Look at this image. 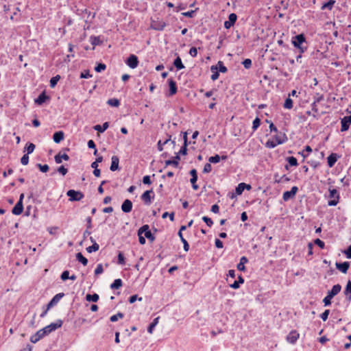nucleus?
Returning <instances> with one entry per match:
<instances>
[{
	"mask_svg": "<svg viewBox=\"0 0 351 351\" xmlns=\"http://www.w3.org/2000/svg\"><path fill=\"white\" fill-rule=\"evenodd\" d=\"M216 66H217L218 70L221 73H226L228 70L221 61H219Z\"/></svg>",
	"mask_w": 351,
	"mask_h": 351,
	"instance_id": "nucleus-50",
	"label": "nucleus"
},
{
	"mask_svg": "<svg viewBox=\"0 0 351 351\" xmlns=\"http://www.w3.org/2000/svg\"><path fill=\"white\" fill-rule=\"evenodd\" d=\"M261 124V120L258 117H256L252 123V130L253 131H255L258 129V128L260 126Z\"/></svg>",
	"mask_w": 351,
	"mask_h": 351,
	"instance_id": "nucleus-49",
	"label": "nucleus"
},
{
	"mask_svg": "<svg viewBox=\"0 0 351 351\" xmlns=\"http://www.w3.org/2000/svg\"><path fill=\"white\" fill-rule=\"evenodd\" d=\"M178 236L180 237V240L183 243L184 250L185 252H188L189 250V245L188 242L186 241V240L183 237L182 233L180 232V231L178 232Z\"/></svg>",
	"mask_w": 351,
	"mask_h": 351,
	"instance_id": "nucleus-35",
	"label": "nucleus"
},
{
	"mask_svg": "<svg viewBox=\"0 0 351 351\" xmlns=\"http://www.w3.org/2000/svg\"><path fill=\"white\" fill-rule=\"evenodd\" d=\"M339 158V156H338L335 153H332L330 154L327 158V162L329 167H332L338 158Z\"/></svg>",
	"mask_w": 351,
	"mask_h": 351,
	"instance_id": "nucleus-15",
	"label": "nucleus"
},
{
	"mask_svg": "<svg viewBox=\"0 0 351 351\" xmlns=\"http://www.w3.org/2000/svg\"><path fill=\"white\" fill-rule=\"evenodd\" d=\"M118 264L123 265L125 264V257L123 256V254L122 252H119L118 254Z\"/></svg>",
	"mask_w": 351,
	"mask_h": 351,
	"instance_id": "nucleus-52",
	"label": "nucleus"
},
{
	"mask_svg": "<svg viewBox=\"0 0 351 351\" xmlns=\"http://www.w3.org/2000/svg\"><path fill=\"white\" fill-rule=\"evenodd\" d=\"M111 165L110 169L112 171H115L119 169V158L117 156H112Z\"/></svg>",
	"mask_w": 351,
	"mask_h": 351,
	"instance_id": "nucleus-19",
	"label": "nucleus"
},
{
	"mask_svg": "<svg viewBox=\"0 0 351 351\" xmlns=\"http://www.w3.org/2000/svg\"><path fill=\"white\" fill-rule=\"evenodd\" d=\"M47 99H48V97L43 92L41 94H40V95L38 97V98L35 100V102L37 104L40 105L43 103H44Z\"/></svg>",
	"mask_w": 351,
	"mask_h": 351,
	"instance_id": "nucleus-34",
	"label": "nucleus"
},
{
	"mask_svg": "<svg viewBox=\"0 0 351 351\" xmlns=\"http://www.w3.org/2000/svg\"><path fill=\"white\" fill-rule=\"evenodd\" d=\"M109 127L108 122H105L102 125H96L94 126V130L97 131L98 132L103 133L105 132Z\"/></svg>",
	"mask_w": 351,
	"mask_h": 351,
	"instance_id": "nucleus-29",
	"label": "nucleus"
},
{
	"mask_svg": "<svg viewBox=\"0 0 351 351\" xmlns=\"http://www.w3.org/2000/svg\"><path fill=\"white\" fill-rule=\"evenodd\" d=\"M64 132L62 131H58L53 134V139L56 143H60L64 139Z\"/></svg>",
	"mask_w": 351,
	"mask_h": 351,
	"instance_id": "nucleus-24",
	"label": "nucleus"
},
{
	"mask_svg": "<svg viewBox=\"0 0 351 351\" xmlns=\"http://www.w3.org/2000/svg\"><path fill=\"white\" fill-rule=\"evenodd\" d=\"M54 159H55V162L57 164H60L62 162V160H69V156L66 154H62L60 152H59L58 154H56L55 156Z\"/></svg>",
	"mask_w": 351,
	"mask_h": 351,
	"instance_id": "nucleus-21",
	"label": "nucleus"
},
{
	"mask_svg": "<svg viewBox=\"0 0 351 351\" xmlns=\"http://www.w3.org/2000/svg\"><path fill=\"white\" fill-rule=\"evenodd\" d=\"M335 266L342 273L346 274L350 267V263L348 262L336 263Z\"/></svg>",
	"mask_w": 351,
	"mask_h": 351,
	"instance_id": "nucleus-14",
	"label": "nucleus"
},
{
	"mask_svg": "<svg viewBox=\"0 0 351 351\" xmlns=\"http://www.w3.org/2000/svg\"><path fill=\"white\" fill-rule=\"evenodd\" d=\"M291 43L295 48L299 49L300 53H302L306 51V47L302 45L306 43V38L303 34L293 36Z\"/></svg>",
	"mask_w": 351,
	"mask_h": 351,
	"instance_id": "nucleus-1",
	"label": "nucleus"
},
{
	"mask_svg": "<svg viewBox=\"0 0 351 351\" xmlns=\"http://www.w3.org/2000/svg\"><path fill=\"white\" fill-rule=\"evenodd\" d=\"M218 68L217 66H212L210 67V71L213 72V74L211 75V80L215 81L219 78V74L217 71Z\"/></svg>",
	"mask_w": 351,
	"mask_h": 351,
	"instance_id": "nucleus-33",
	"label": "nucleus"
},
{
	"mask_svg": "<svg viewBox=\"0 0 351 351\" xmlns=\"http://www.w3.org/2000/svg\"><path fill=\"white\" fill-rule=\"evenodd\" d=\"M123 317H124L123 313L119 312L117 314L111 316L110 318V320L112 322H115L118 320L119 318L122 319Z\"/></svg>",
	"mask_w": 351,
	"mask_h": 351,
	"instance_id": "nucleus-47",
	"label": "nucleus"
},
{
	"mask_svg": "<svg viewBox=\"0 0 351 351\" xmlns=\"http://www.w3.org/2000/svg\"><path fill=\"white\" fill-rule=\"evenodd\" d=\"M36 165L39 168L40 171H42L43 173H46L49 171V167L47 165H41V164L38 163Z\"/></svg>",
	"mask_w": 351,
	"mask_h": 351,
	"instance_id": "nucleus-54",
	"label": "nucleus"
},
{
	"mask_svg": "<svg viewBox=\"0 0 351 351\" xmlns=\"http://www.w3.org/2000/svg\"><path fill=\"white\" fill-rule=\"evenodd\" d=\"M221 158L222 160H226L227 158V156H222L220 157L218 154H215L213 156H210L208 158V161L210 163H217L220 161Z\"/></svg>",
	"mask_w": 351,
	"mask_h": 351,
	"instance_id": "nucleus-30",
	"label": "nucleus"
},
{
	"mask_svg": "<svg viewBox=\"0 0 351 351\" xmlns=\"http://www.w3.org/2000/svg\"><path fill=\"white\" fill-rule=\"evenodd\" d=\"M332 297L330 296V295L327 294V295L323 299V302L325 306H329L331 304V300Z\"/></svg>",
	"mask_w": 351,
	"mask_h": 351,
	"instance_id": "nucleus-55",
	"label": "nucleus"
},
{
	"mask_svg": "<svg viewBox=\"0 0 351 351\" xmlns=\"http://www.w3.org/2000/svg\"><path fill=\"white\" fill-rule=\"evenodd\" d=\"M283 107L286 109H291L293 108V100L289 97L285 99Z\"/></svg>",
	"mask_w": 351,
	"mask_h": 351,
	"instance_id": "nucleus-44",
	"label": "nucleus"
},
{
	"mask_svg": "<svg viewBox=\"0 0 351 351\" xmlns=\"http://www.w3.org/2000/svg\"><path fill=\"white\" fill-rule=\"evenodd\" d=\"M158 320H159V317L155 318L153 322L149 324L148 328H147V332L150 334H152L153 332V330L155 328V326L158 324Z\"/></svg>",
	"mask_w": 351,
	"mask_h": 351,
	"instance_id": "nucleus-38",
	"label": "nucleus"
},
{
	"mask_svg": "<svg viewBox=\"0 0 351 351\" xmlns=\"http://www.w3.org/2000/svg\"><path fill=\"white\" fill-rule=\"evenodd\" d=\"M328 197L331 199L328 201V205L330 206H336L339 200V194L337 189H329V195Z\"/></svg>",
	"mask_w": 351,
	"mask_h": 351,
	"instance_id": "nucleus-2",
	"label": "nucleus"
},
{
	"mask_svg": "<svg viewBox=\"0 0 351 351\" xmlns=\"http://www.w3.org/2000/svg\"><path fill=\"white\" fill-rule=\"evenodd\" d=\"M106 68V66L105 64H103V63H99L95 67V71L97 72H101L102 71H104Z\"/></svg>",
	"mask_w": 351,
	"mask_h": 351,
	"instance_id": "nucleus-56",
	"label": "nucleus"
},
{
	"mask_svg": "<svg viewBox=\"0 0 351 351\" xmlns=\"http://www.w3.org/2000/svg\"><path fill=\"white\" fill-rule=\"evenodd\" d=\"M180 160V157L178 154H176L173 160H167L165 161V165H173L175 167H178L179 165V160Z\"/></svg>",
	"mask_w": 351,
	"mask_h": 351,
	"instance_id": "nucleus-23",
	"label": "nucleus"
},
{
	"mask_svg": "<svg viewBox=\"0 0 351 351\" xmlns=\"http://www.w3.org/2000/svg\"><path fill=\"white\" fill-rule=\"evenodd\" d=\"M132 209V202L130 199H125L122 205L121 210L123 213H130Z\"/></svg>",
	"mask_w": 351,
	"mask_h": 351,
	"instance_id": "nucleus-16",
	"label": "nucleus"
},
{
	"mask_svg": "<svg viewBox=\"0 0 351 351\" xmlns=\"http://www.w3.org/2000/svg\"><path fill=\"white\" fill-rule=\"evenodd\" d=\"M341 290V286L339 284L334 285L331 290H330L328 292V294L330 295V296L334 298L335 295H337Z\"/></svg>",
	"mask_w": 351,
	"mask_h": 351,
	"instance_id": "nucleus-22",
	"label": "nucleus"
},
{
	"mask_svg": "<svg viewBox=\"0 0 351 351\" xmlns=\"http://www.w3.org/2000/svg\"><path fill=\"white\" fill-rule=\"evenodd\" d=\"M99 297V295L97 293L94 294H87L86 295V300L88 302H96L98 301Z\"/></svg>",
	"mask_w": 351,
	"mask_h": 351,
	"instance_id": "nucleus-37",
	"label": "nucleus"
},
{
	"mask_svg": "<svg viewBox=\"0 0 351 351\" xmlns=\"http://www.w3.org/2000/svg\"><path fill=\"white\" fill-rule=\"evenodd\" d=\"M66 195L69 197V201H80L84 198V194L79 191H75L73 189L69 190L66 192Z\"/></svg>",
	"mask_w": 351,
	"mask_h": 351,
	"instance_id": "nucleus-3",
	"label": "nucleus"
},
{
	"mask_svg": "<svg viewBox=\"0 0 351 351\" xmlns=\"http://www.w3.org/2000/svg\"><path fill=\"white\" fill-rule=\"evenodd\" d=\"M168 83L169 86V93L170 96L175 95L177 93V86L176 83L172 79L168 80Z\"/></svg>",
	"mask_w": 351,
	"mask_h": 351,
	"instance_id": "nucleus-20",
	"label": "nucleus"
},
{
	"mask_svg": "<svg viewBox=\"0 0 351 351\" xmlns=\"http://www.w3.org/2000/svg\"><path fill=\"white\" fill-rule=\"evenodd\" d=\"M57 171L58 173H60L62 176H65L68 172V169L66 168H65L64 166L59 167L58 168Z\"/></svg>",
	"mask_w": 351,
	"mask_h": 351,
	"instance_id": "nucleus-60",
	"label": "nucleus"
},
{
	"mask_svg": "<svg viewBox=\"0 0 351 351\" xmlns=\"http://www.w3.org/2000/svg\"><path fill=\"white\" fill-rule=\"evenodd\" d=\"M344 295L348 300H351V280H348L344 290Z\"/></svg>",
	"mask_w": 351,
	"mask_h": 351,
	"instance_id": "nucleus-26",
	"label": "nucleus"
},
{
	"mask_svg": "<svg viewBox=\"0 0 351 351\" xmlns=\"http://www.w3.org/2000/svg\"><path fill=\"white\" fill-rule=\"evenodd\" d=\"M126 64L132 69H135L138 64V60L136 56L132 54L126 60Z\"/></svg>",
	"mask_w": 351,
	"mask_h": 351,
	"instance_id": "nucleus-9",
	"label": "nucleus"
},
{
	"mask_svg": "<svg viewBox=\"0 0 351 351\" xmlns=\"http://www.w3.org/2000/svg\"><path fill=\"white\" fill-rule=\"evenodd\" d=\"M202 220H203V221L206 223V225H207L208 226H209V227H211V226H213V220H212L210 218H209V217H206V216H204V217H202Z\"/></svg>",
	"mask_w": 351,
	"mask_h": 351,
	"instance_id": "nucleus-57",
	"label": "nucleus"
},
{
	"mask_svg": "<svg viewBox=\"0 0 351 351\" xmlns=\"http://www.w3.org/2000/svg\"><path fill=\"white\" fill-rule=\"evenodd\" d=\"M35 149V145L32 143H29L26 145L25 147V151L27 152L26 154H32Z\"/></svg>",
	"mask_w": 351,
	"mask_h": 351,
	"instance_id": "nucleus-42",
	"label": "nucleus"
},
{
	"mask_svg": "<svg viewBox=\"0 0 351 351\" xmlns=\"http://www.w3.org/2000/svg\"><path fill=\"white\" fill-rule=\"evenodd\" d=\"M104 271V269H103V265L102 264H99L97 265L95 270V275H99V274H102Z\"/></svg>",
	"mask_w": 351,
	"mask_h": 351,
	"instance_id": "nucleus-59",
	"label": "nucleus"
},
{
	"mask_svg": "<svg viewBox=\"0 0 351 351\" xmlns=\"http://www.w3.org/2000/svg\"><path fill=\"white\" fill-rule=\"evenodd\" d=\"M278 145L279 144L277 143V141H276L275 140H269L266 143V147L269 148H274Z\"/></svg>",
	"mask_w": 351,
	"mask_h": 351,
	"instance_id": "nucleus-51",
	"label": "nucleus"
},
{
	"mask_svg": "<svg viewBox=\"0 0 351 351\" xmlns=\"http://www.w3.org/2000/svg\"><path fill=\"white\" fill-rule=\"evenodd\" d=\"M243 65L245 69H250L252 66V60L249 58L244 60Z\"/></svg>",
	"mask_w": 351,
	"mask_h": 351,
	"instance_id": "nucleus-61",
	"label": "nucleus"
},
{
	"mask_svg": "<svg viewBox=\"0 0 351 351\" xmlns=\"http://www.w3.org/2000/svg\"><path fill=\"white\" fill-rule=\"evenodd\" d=\"M76 259L79 262H80L84 266H86L88 264V259L83 256L81 252H78L76 254Z\"/></svg>",
	"mask_w": 351,
	"mask_h": 351,
	"instance_id": "nucleus-32",
	"label": "nucleus"
},
{
	"mask_svg": "<svg viewBox=\"0 0 351 351\" xmlns=\"http://www.w3.org/2000/svg\"><path fill=\"white\" fill-rule=\"evenodd\" d=\"M60 79V76L59 75H57L55 77H53L50 80V86L51 88H54L56 86V84Z\"/></svg>",
	"mask_w": 351,
	"mask_h": 351,
	"instance_id": "nucleus-46",
	"label": "nucleus"
},
{
	"mask_svg": "<svg viewBox=\"0 0 351 351\" xmlns=\"http://www.w3.org/2000/svg\"><path fill=\"white\" fill-rule=\"evenodd\" d=\"M46 332L43 329H40L37 331L34 335L30 337V341L33 343H37L40 339L46 336Z\"/></svg>",
	"mask_w": 351,
	"mask_h": 351,
	"instance_id": "nucleus-7",
	"label": "nucleus"
},
{
	"mask_svg": "<svg viewBox=\"0 0 351 351\" xmlns=\"http://www.w3.org/2000/svg\"><path fill=\"white\" fill-rule=\"evenodd\" d=\"M237 16L234 13H231L228 16V21L224 22V27L226 29H230L232 26L234 25L235 22L237 21Z\"/></svg>",
	"mask_w": 351,
	"mask_h": 351,
	"instance_id": "nucleus-10",
	"label": "nucleus"
},
{
	"mask_svg": "<svg viewBox=\"0 0 351 351\" xmlns=\"http://www.w3.org/2000/svg\"><path fill=\"white\" fill-rule=\"evenodd\" d=\"M169 141L171 142V143L174 145H175V141H171V136H169V138L167 139H166L165 141L162 142L161 140L158 141V144H157V146H158V149L161 152L162 149H163V146H165V145H166L167 143H168Z\"/></svg>",
	"mask_w": 351,
	"mask_h": 351,
	"instance_id": "nucleus-27",
	"label": "nucleus"
},
{
	"mask_svg": "<svg viewBox=\"0 0 351 351\" xmlns=\"http://www.w3.org/2000/svg\"><path fill=\"white\" fill-rule=\"evenodd\" d=\"M173 65L177 68L178 70H180L184 68V66L182 62V60L179 56L175 59Z\"/></svg>",
	"mask_w": 351,
	"mask_h": 351,
	"instance_id": "nucleus-36",
	"label": "nucleus"
},
{
	"mask_svg": "<svg viewBox=\"0 0 351 351\" xmlns=\"http://www.w3.org/2000/svg\"><path fill=\"white\" fill-rule=\"evenodd\" d=\"M90 39V43L93 46L99 45L101 43L99 37L91 36Z\"/></svg>",
	"mask_w": 351,
	"mask_h": 351,
	"instance_id": "nucleus-48",
	"label": "nucleus"
},
{
	"mask_svg": "<svg viewBox=\"0 0 351 351\" xmlns=\"http://www.w3.org/2000/svg\"><path fill=\"white\" fill-rule=\"evenodd\" d=\"M245 189V183L241 182L238 184V186L236 187V193L237 195H241L243 191Z\"/></svg>",
	"mask_w": 351,
	"mask_h": 351,
	"instance_id": "nucleus-43",
	"label": "nucleus"
},
{
	"mask_svg": "<svg viewBox=\"0 0 351 351\" xmlns=\"http://www.w3.org/2000/svg\"><path fill=\"white\" fill-rule=\"evenodd\" d=\"M287 161L291 166H297L298 165V160L293 156L288 157Z\"/></svg>",
	"mask_w": 351,
	"mask_h": 351,
	"instance_id": "nucleus-53",
	"label": "nucleus"
},
{
	"mask_svg": "<svg viewBox=\"0 0 351 351\" xmlns=\"http://www.w3.org/2000/svg\"><path fill=\"white\" fill-rule=\"evenodd\" d=\"M92 77V75L90 74V72L88 70H84L83 72L81 73L80 77L81 78H89Z\"/></svg>",
	"mask_w": 351,
	"mask_h": 351,
	"instance_id": "nucleus-62",
	"label": "nucleus"
},
{
	"mask_svg": "<svg viewBox=\"0 0 351 351\" xmlns=\"http://www.w3.org/2000/svg\"><path fill=\"white\" fill-rule=\"evenodd\" d=\"M190 174L191 176V178L190 182L192 184V187L194 190H197L199 189V186L196 184V182L197 180V171L195 169H193L190 171Z\"/></svg>",
	"mask_w": 351,
	"mask_h": 351,
	"instance_id": "nucleus-12",
	"label": "nucleus"
},
{
	"mask_svg": "<svg viewBox=\"0 0 351 351\" xmlns=\"http://www.w3.org/2000/svg\"><path fill=\"white\" fill-rule=\"evenodd\" d=\"M335 3V0H329L328 2L324 3L322 5L321 9L322 10H332Z\"/></svg>",
	"mask_w": 351,
	"mask_h": 351,
	"instance_id": "nucleus-31",
	"label": "nucleus"
},
{
	"mask_svg": "<svg viewBox=\"0 0 351 351\" xmlns=\"http://www.w3.org/2000/svg\"><path fill=\"white\" fill-rule=\"evenodd\" d=\"M248 262V259L245 257V256H242L241 258H240V262L238 263L237 267V269L239 270V271H245V264L247 263Z\"/></svg>",
	"mask_w": 351,
	"mask_h": 351,
	"instance_id": "nucleus-25",
	"label": "nucleus"
},
{
	"mask_svg": "<svg viewBox=\"0 0 351 351\" xmlns=\"http://www.w3.org/2000/svg\"><path fill=\"white\" fill-rule=\"evenodd\" d=\"M348 258H351V245H350L346 250L343 252Z\"/></svg>",
	"mask_w": 351,
	"mask_h": 351,
	"instance_id": "nucleus-64",
	"label": "nucleus"
},
{
	"mask_svg": "<svg viewBox=\"0 0 351 351\" xmlns=\"http://www.w3.org/2000/svg\"><path fill=\"white\" fill-rule=\"evenodd\" d=\"M122 280L121 279H116L114 280L113 283L111 284L110 288L112 289H118L122 286Z\"/></svg>",
	"mask_w": 351,
	"mask_h": 351,
	"instance_id": "nucleus-39",
	"label": "nucleus"
},
{
	"mask_svg": "<svg viewBox=\"0 0 351 351\" xmlns=\"http://www.w3.org/2000/svg\"><path fill=\"white\" fill-rule=\"evenodd\" d=\"M64 294L63 293H60L56 294L51 301L47 305V311H49L51 307L56 305L60 300L63 298Z\"/></svg>",
	"mask_w": 351,
	"mask_h": 351,
	"instance_id": "nucleus-8",
	"label": "nucleus"
},
{
	"mask_svg": "<svg viewBox=\"0 0 351 351\" xmlns=\"http://www.w3.org/2000/svg\"><path fill=\"white\" fill-rule=\"evenodd\" d=\"M62 325V321L61 319L57 320L55 323H51L49 325L45 326L43 329L45 331L46 335H49L52 331L60 328Z\"/></svg>",
	"mask_w": 351,
	"mask_h": 351,
	"instance_id": "nucleus-5",
	"label": "nucleus"
},
{
	"mask_svg": "<svg viewBox=\"0 0 351 351\" xmlns=\"http://www.w3.org/2000/svg\"><path fill=\"white\" fill-rule=\"evenodd\" d=\"M99 249V245L96 243V241H94V243L86 248V251L88 253H92L93 252H97Z\"/></svg>",
	"mask_w": 351,
	"mask_h": 351,
	"instance_id": "nucleus-41",
	"label": "nucleus"
},
{
	"mask_svg": "<svg viewBox=\"0 0 351 351\" xmlns=\"http://www.w3.org/2000/svg\"><path fill=\"white\" fill-rule=\"evenodd\" d=\"M166 26V23H164V22H160L158 24H155V25H152V27L154 29H156V30H158V31H162L164 29V28Z\"/></svg>",
	"mask_w": 351,
	"mask_h": 351,
	"instance_id": "nucleus-45",
	"label": "nucleus"
},
{
	"mask_svg": "<svg viewBox=\"0 0 351 351\" xmlns=\"http://www.w3.org/2000/svg\"><path fill=\"white\" fill-rule=\"evenodd\" d=\"M21 162L23 165H27L29 162V156L28 154H24L21 158Z\"/></svg>",
	"mask_w": 351,
	"mask_h": 351,
	"instance_id": "nucleus-58",
	"label": "nucleus"
},
{
	"mask_svg": "<svg viewBox=\"0 0 351 351\" xmlns=\"http://www.w3.org/2000/svg\"><path fill=\"white\" fill-rule=\"evenodd\" d=\"M274 140L277 141V143L280 145L285 143L287 141V137L286 136L285 134L280 133L275 136Z\"/></svg>",
	"mask_w": 351,
	"mask_h": 351,
	"instance_id": "nucleus-28",
	"label": "nucleus"
},
{
	"mask_svg": "<svg viewBox=\"0 0 351 351\" xmlns=\"http://www.w3.org/2000/svg\"><path fill=\"white\" fill-rule=\"evenodd\" d=\"M341 132L347 131L349 129L350 125L351 123V115L350 116H346L344 117L341 121Z\"/></svg>",
	"mask_w": 351,
	"mask_h": 351,
	"instance_id": "nucleus-11",
	"label": "nucleus"
},
{
	"mask_svg": "<svg viewBox=\"0 0 351 351\" xmlns=\"http://www.w3.org/2000/svg\"><path fill=\"white\" fill-rule=\"evenodd\" d=\"M152 193H153L152 190H148V191H145L142 194L141 199L145 202V204H148V205L151 204L152 198H151L150 194Z\"/></svg>",
	"mask_w": 351,
	"mask_h": 351,
	"instance_id": "nucleus-18",
	"label": "nucleus"
},
{
	"mask_svg": "<svg viewBox=\"0 0 351 351\" xmlns=\"http://www.w3.org/2000/svg\"><path fill=\"white\" fill-rule=\"evenodd\" d=\"M23 210V205L21 201H18L16 205L12 208V213L15 215H19Z\"/></svg>",
	"mask_w": 351,
	"mask_h": 351,
	"instance_id": "nucleus-17",
	"label": "nucleus"
},
{
	"mask_svg": "<svg viewBox=\"0 0 351 351\" xmlns=\"http://www.w3.org/2000/svg\"><path fill=\"white\" fill-rule=\"evenodd\" d=\"M330 313V310H325L324 313L320 315V317L323 321H326Z\"/></svg>",
	"mask_w": 351,
	"mask_h": 351,
	"instance_id": "nucleus-63",
	"label": "nucleus"
},
{
	"mask_svg": "<svg viewBox=\"0 0 351 351\" xmlns=\"http://www.w3.org/2000/svg\"><path fill=\"white\" fill-rule=\"evenodd\" d=\"M299 338V333L296 330L291 331L287 337V340L291 343H295Z\"/></svg>",
	"mask_w": 351,
	"mask_h": 351,
	"instance_id": "nucleus-13",
	"label": "nucleus"
},
{
	"mask_svg": "<svg viewBox=\"0 0 351 351\" xmlns=\"http://www.w3.org/2000/svg\"><path fill=\"white\" fill-rule=\"evenodd\" d=\"M107 104L112 107H119L120 105V101L118 99L112 98L107 101Z\"/></svg>",
	"mask_w": 351,
	"mask_h": 351,
	"instance_id": "nucleus-40",
	"label": "nucleus"
},
{
	"mask_svg": "<svg viewBox=\"0 0 351 351\" xmlns=\"http://www.w3.org/2000/svg\"><path fill=\"white\" fill-rule=\"evenodd\" d=\"M144 234V237L149 239L150 241H154L155 240V237L152 234L149 230V227L148 225H144L138 230V234Z\"/></svg>",
	"mask_w": 351,
	"mask_h": 351,
	"instance_id": "nucleus-4",
	"label": "nucleus"
},
{
	"mask_svg": "<svg viewBox=\"0 0 351 351\" xmlns=\"http://www.w3.org/2000/svg\"><path fill=\"white\" fill-rule=\"evenodd\" d=\"M298 191V188L295 186H293L290 191L283 193L282 199L284 201H288L293 198Z\"/></svg>",
	"mask_w": 351,
	"mask_h": 351,
	"instance_id": "nucleus-6",
	"label": "nucleus"
}]
</instances>
